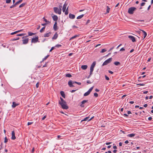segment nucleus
<instances>
[{"instance_id":"obj_17","label":"nucleus","mask_w":153,"mask_h":153,"mask_svg":"<svg viewBox=\"0 0 153 153\" xmlns=\"http://www.w3.org/2000/svg\"><path fill=\"white\" fill-rule=\"evenodd\" d=\"M58 34H57V33L56 32L55 34L53 36V37L52 39L53 40L56 39L58 37Z\"/></svg>"},{"instance_id":"obj_44","label":"nucleus","mask_w":153,"mask_h":153,"mask_svg":"<svg viewBox=\"0 0 153 153\" xmlns=\"http://www.w3.org/2000/svg\"><path fill=\"white\" fill-rule=\"evenodd\" d=\"M46 117H47V116H46V115H45V116H44V117L42 118V120H44L45 119V118H46Z\"/></svg>"},{"instance_id":"obj_53","label":"nucleus","mask_w":153,"mask_h":153,"mask_svg":"<svg viewBox=\"0 0 153 153\" xmlns=\"http://www.w3.org/2000/svg\"><path fill=\"white\" fill-rule=\"evenodd\" d=\"M111 143H112L111 142H108V143H106L105 144L106 145H109V144H111Z\"/></svg>"},{"instance_id":"obj_48","label":"nucleus","mask_w":153,"mask_h":153,"mask_svg":"<svg viewBox=\"0 0 153 153\" xmlns=\"http://www.w3.org/2000/svg\"><path fill=\"white\" fill-rule=\"evenodd\" d=\"M54 49V47H52L51 49L50 50V52H51Z\"/></svg>"},{"instance_id":"obj_20","label":"nucleus","mask_w":153,"mask_h":153,"mask_svg":"<svg viewBox=\"0 0 153 153\" xmlns=\"http://www.w3.org/2000/svg\"><path fill=\"white\" fill-rule=\"evenodd\" d=\"M87 68H88V66L86 65H82L81 66V68L82 69L84 70L87 69Z\"/></svg>"},{"instance_id":"obj_52","label":"nucleus","mask_w":153,"mask_h":153,"mask_svg":"<svg viewBox=\"0 0 153 153\" xmlns=\"http://www.w3.org/2000/svg\"><path fill=\"white\" fill-rule=\"evenodd\" d=\"M60 99L61 100L60 101L64 102V101L63 99L61 97H60Z\"/></svg>"},{"instance_id":"obj_26","label":"nucleus","mask_w":153,"mask_h":153,"mask_svg":"<svg viewBox=\"0 0 153 153\" xmlns=\"http://www.w3.org/2000/svg\"><path fill=\"white\" fill-rule=\"evenodd\" d=\"M43 19H44V21L46 22V23H47V24H49L50 23L49 21H47V20L44 17L43 18Z\"/></svg>"},{"instance_id":"obj_19","label":"nucleus","mask_w":153,"mask_h":153,"mask_svg":"<svg viewBox=\"0 0 153 153\" xmlns=\"http://www.w3.org/2000/svg\"><path fill=\"white\" fill-rule=\"evenodd\" d=\"M52 18L53 20L56 22L58 20V17L56 15H54L52 16Z\"/></svg>"},{"instance_id":"obj_18","label":"nucleus","mask_w":153,"mask_h":153,"mask_svg":"<svg viewBox=\"0 0 153 153\" xmlns=\"http://www.w3.org/2000/svg\"><path fill=\"white\" fill-rule=\"evenodd\" d=\"M51 32H49L48 33H46L44 34V37H48L50 36L51 34Z\"/></svg>"},{"instance_id":"obj_39","label":"nucleus","mask_w":153,"mask_h":153,"mask_svg":"<svg viewBox=\"0 0 153 153\" xmlns=\"http://www.w3.org/2000/svg\"><path fill=\"white\" fill-rule=\"evenodd\" d=\"M8 141V139L6 137H5L4 139V142L6 143Z\"/></svg>"},{"instance_id":"obj_32","label":"nucleus","mask_w":153,"mask_h":153,"mask_svg":"<svg viewBox=\"0 0 153 153\" xmlns=\"http://www.w3.org/2000/svg\"><path fill=\"white\" fill-rule=\"evenodd\" d=\"M45 27H43L40 30V32L41 33H42L43 32L44 30L45 29Z\"/></svg>"},{"instance_id":"obj_24","label":"nucleus","mask_w":153,"mask_h":153,"mask_svg":"<svg viewBox=\"0 0 153 153\" xmlns=\"http://www.w3.org/2000/svg\"><path fill=\"white\" fill-rule=\"evenodd\" d=\"M79 35H75V36H72V37H71L70 39V40H71L72 39H74V38H75L77 37H79Z\"/></svg>"},{"instance_id":"obj_61","label":"nucleus","mask_w":153,"mask_h":153,"mask_svg":"<svg viewBox=\"0 0 153 153\" xmlns=\"http://www.w3.org/2000/svg\"><path fill=\"white\" fill-rule=\"evenodd\" d=\"M124 115L125 116V117H127L128 116V115H127V114H124Z\"/></svg>"},{"instance_id":"obj_27","label":"nucleus","mask_w":153,"mask_h":153,"mask_svg":"<svg viewBox=\"0 0 153 153\" xmlns=\"http://www.w3.org/2000/svg\"><path fill=\"white\" fill-rule=\"evenodd\" d=\"M49 56V55H48L47 56H46L44 58H43L42 60V62H43L46 59H47L48 58Z\"/></svg>"},{"instance_id":"obj_25","label":"nucleus","mask_w":153,"mask_h":153,"mask_svg":"<svg viewBox=\"0 0 153 153\" xmlns=\"http://www.w3.org/2000/svg\"><path fill=\"white\" fill-rule=\"evenodd\" d=\"M84 16V14L78 16L77 17V19H81Z\"/></svg>"},{"instance_id":"obj_2","label":"nucleus","mask_w":153,"mask_h":153,"mask_svg":"<svg viewBox=\"0 0 153 153\" xmlns=\"http://www.w3.org/2000/svg\"><path fill=\"white\" fill-rule=\"evenodd\" d=\"M96 64V62H94L91 65L90 68V72L89 76L87 77L88 79L90 76L92 74L93 72L94 71V68Z\"/></svg>"},{"instance_id":"obj_9","label":"nucleus","mask_w":153,"mask_h":153,"mask_svg":"<svg viewBox=\"0 0 153 153\" xmlns=\"http://www.w3.org/2000/svg\"><path fill=\"white\" fill-rule=\"evenodd\" d=\"M38 41V36L32 39L31 42L35 43L37 42Z\"/></svg>"},{"instance_id":"obj_60","label":"nucleus","mask_w":153,"mask_h":153,"mask_svg":"<svg viewBox=\"0 0 153 153\" xmlns=\"http://www.w3.org/2000/svg\"><path fill=\"white\" fill-rule=\"evenodd\" d=\"M148 106L147 104H145L144 105V107L145 108L146 107Z\"/></svg>"},{"instance_id":"obj_34","label":"nucleus","mask_w":153,"mask_h":153,"mask_svg":"<svg viewBox=\"0 0 153 153\" xmlns=\"http://www.w3.org/2000/svg\"><path fill=\"white\" fill-rule=\"evenodd\" d=\"M25 35V33H21L18 34L17 35V36H22Z\"/></svg>"},{"instance_id":"obj_50","label":"nucleus","mask_w":153,"mask_h":153,"mask_svg":"<svg viewBox=\"0 0 153 153\" xmlns=\"http://www.w3.org/2000/svg\"><path fill=\"white\" fill-rule=\"evenodd\" d=\"M145 4V2H142L141 4L140 5L141 6H144Z\"/></svg>"},{"instance_id":"obj_10","label":"nucleus","mask_w":153,"mask_h":153,"mask_svg":"<svg viewBox=\"0 0 153 153\" xmlns=\"http://www.w3.org/2000/svg\"><path fill=\"white\" fill-rule=\"evenodd\" d=\"M19 104L18 103H16L15 102H13L12 105V107L13 108H15L17 106L19 105Z\"/></svg>"},{"instance_id":"obj_33","label":"nucleus","mask_w":153,"mask_h":153,"mask_svg":"<svg viewBox=\"0 0 153 153\" xmlns=\"http://www.w3.org/2000/svg\"><path fill=\"white\" fill-rule=\"evenodd\" d=\"M107 9L106 10L107 13H109V12L110 10V8L108 6H107Z\"/></svg>"},{"instance_id":"obj_28","label":"nucleus","mask_w":153,"mask_h":153,"mask_svg":"<svg viewBox=\"0 0 153 153\" xmlns=\"http://www.w3.org/2000/svg\"><path fill=\"white\" fill-rule=\"evenodd\" d=\"M28 36H32L34 34V33H32L30 32H28Z\"/></svg>"},{"instance_id":"obj_1","label":"nucleus","mask_w":153,"mask_h":153,"mask_svg":"<svg viewBox=\"0 0 153 153\" xmlns=\"http://www.w3.org/2000/svg\"><path fill=\"white\" fill-rule=\"evenodd\" d=\"M59 105H61L62 108L63 109H67L68 108V107L66 104L65 101H64V102L60 101H59Z\"/></svg>"},{"instance_id":"obj_14","label":"nucleus","mask_w":153,"mask_h":153,"mask_svg":"<svg viewBox=\"0 0 153 153\" xmlns=\"http://www.w3.org/2000/svg\"><path fill=\"white\" fill-rule=\"evenodd\" d=\"M73 82L71 81L70 80L69 81L68 84L70 87H74V86L73 85Z\"/></svg>"},{"instance_id":"obj_12","label":"nucleus","mask_w":153,"mask_h":153,"mask_svg":"<svg viewBox=\"0 0 153 153\" xmlns=\"http://www.w3.org/2000/svg\"><path fill=\"white\" fill-rule=\"evenodd\" d=\"M128 38L132 40V42H134L136 41L135 38L133 36H128Z\"/></svg>"},{"instance_id":"obj_42","label":"nucleus","mask_w":153,"mask_h":153,"mask_svg":"<svg viewBox=\"0 0 153 153\" xmlns=\"http://www.w3.org/2000/svg\"><path fill=\"white\" fill-rule=\"evenodd\" d=\"M33 122H28L27 123V125L29 126L30 125L33 123Z\"/></svg>"},{"instance_id":"obj_57","label":"nucleus","mask_w":153,"mask_h":153,"mask_svg":"<svg viewBox=\"0 0 153 153\" xmlns=\"http://www.w3.org/2000/svg\"><path fill=\"white\" fill-rule=\"evenodd\" d=\"M87 83L88 84L91 83L90 81L89 80H88L87 81Z\"/></svg>"},{"instance_id":"obj_5","label":"nucleus","mask_w":153,"mask_h":153,"mask_svg":"<svg viewBox=\"0 0 153 153\" xmlns=\"http://www.w3.org/2000/svg\"><path fill=\"white\" fill-rule=\"evenodd\" d=\"M53 10L54 12L56 13H58L59 15L61 13L62 9H59L57 7H54L53 8Z\"/></svg>"},{"instance_id":"obj_56","label":"nucleus","mask_w":153,"mask_h":153,"mask_svg":"<svg viewBox=\"0 0 153 153\" xmlns=\"http://www.w3.org/2000/svg\"><path fill=\"white\" fill-rule=\"evenodd\" d=\"M152 119V118L151 117H149L148 118V120H151Z\"/></svg>"},{"instance_id":"obj_7","label":"nucleus","mask_w":153,"mask_h":153,"mask_svg":"<svg viewBox=\"0 0 153 153\" xmlns=\"http://www.w3.org/2000/svg\"><path fill=\"white\" fill-rule=\"evenodd\" d=\"M112 60V58H110L105 60L102 64V66H104L107 65L108 64L110 63Z\"/></svg>"},{"instance_id":"obj_37","label":"nucleus","mask_w":153,"mask_h":153,"mask_svg":"<svg viewBox=\"0 0 153 153\" xmlns=\"http://www.w3.org/2000/svg\"><path fill=\"white\" fill-rule=\"evenodd\" d=\"M89 117H86V118H85L84 119H83V120H82V121H86L87 120H88V119L89 118Z\"/></svg>"},{"instance_id":"obj_23","label":"nucleus","mask_w":153,"mask_h":153,"mask_svg":"<svg viewBox=\"0 0 153 153\" xmlns=\"http://www.w3.org/2000/svg\"><path fill=\"white\" fill-rule=\"evenodd\" d=\"M135 135V134H128L127 136L130 137H134Z\"/></svg>"},{"instance_id":"obj_51","label":"nucleus","mask_w":153,"mask_h":153,"mask_svg":"<svg viewBox=\"0 0 153 153\" xmlns=\"http://www.w3.org/2000/svg\"><path fill=\"white\" fill-rule=\"evenodd\" d=\"M108 72L109 73H110L111 74H113L114 73L113 72H112L111 71H108Z\"/></svg>"},{"instance_id":"obj_35","label":"nucleus","mask_w":153,"mask_h":153,"mask_svg":"<svg viewBox=\"0 0 153 153\" xmlns=\"http://www.w3.org/2000/svg\"><path fill=\"white\" fill-rule=\"evenodd\" d=\"M25 3H22L20 5V6H19V7H23L25 5Z\"/></svg>"},{"instance_id":"obj_43","label":"nucleus","mask_w":153,"mask_h":153,"mask_svg":"<svg viewBox=\"0 0 153 153\" xmlns=\"http://www.w3.org/2000/svg\"><path fill=\"white\" fill-rule=\"evenodd\" d=\"M11 1V0H6V3H9Z\"/></svg>"},{"instance_id":"obj_46","label":"nucleus","mask_w":153,"mask_h":153,"mask_svg":"<svg viewBox=\"0 0 153 153\" xmlns=\"http://www.w3.org/2000/svg\"><path fill=\"white\" fill-rule=\"evenodd\" d=\"M125 50V49L123 48L120 49V51H124Z\"/></svg>"},{"instance_id":"obj_11","label":"nucleus","mask_w":153,"mask_h":153,"mask_svg":"<svg viewBox=\"0 0 153 153\" xmlns=\"http://www.w3.org/2000/svg\"><path fill=\"white\" fill-rule=\"evenodd\" d=\"M88 102V100H84L81 102V104L80 105V106L82 107H84V104Z\"/></svg>"},{"instance_id":"obj_21","label":"nucleus","mask_w":153,"mask_h":153,"mask_svg":"<svg viewBox=\"0 0 153 153\" xmlns=\"http://www.w3.org/2000/svg\"><path fill=\"white\" fill-rule=\"evenodd\" d=\"M141 31H142V32H143V35H144L143 39H144L147 36V33H146V32L145 31H144L143 30H141Z\"/></svg>"},{"instance_id":"obj_64","label":"nucleus","mask_w":153,"mask_h":153,"mask_svg":"<svg viewBox=\"0 0 153 153\" xmlns=\"http://www.w3.org/2000/svg\"><path fill=\"white\" fill-rule=\"evenodd\" d=\"M73 54V53H70L69 54H68V56H70L71 55H72Z\"/></svg>"},{"instance_id":"obj_15","label":"nucleus","mask_w":153,"mask_h":153,"mask_svg":"<svg viewBox=\"0 0 153 153\" xmlns=\"http://www.w3.org/2000/svg\"><path fill=\"white\" fill-rule=\"evenodd\" d=\"M69 18L72 19H74L75 18V16L73 14L71 13H70L69 15Z\"/></svg>"},{"instance_id":"obj_63","label":"nucleus","mask_w":153,"mask_h":153,"mask_svg":"<svg viewBox=\"0 0 153 153\" xmlns=\"http://www.w3.org/2000/svg\"><path fill=\"white\" fill-rule=\"evenodd\" d=\"M122 143H121V142H120L119 143V146H122Z\"/></svg>"},{"instance_id":"obj_8","label":"nucleus","mask_w":153,"mask_h":153,"mask_svg":"<svg viewBox=\"0 0 153 153\" xmlns=\"http://www.w3.org/2000/svg\"><path fill=\"white\" fill-rule=\"evenodd\" d=\"M94 87V86H93L91 87L87 91V92H85L84 94V96H86L89 95L91 92V91L92 90H93V88Z\"/></svg>"},{"instance_id":"obj_54","label":"nucleus","mask_w":153,"mask_h":153,"mask_svg":"<svg viewBox=\"0 0 153 153\" xmlns=\"http://www.w3.org/2000/svg\"><path fill=\"white\" fill-rule=\"evenodd\" d=\"M16 5H15V4L14 5L11 6L10 7V8H12L13 7H15L16 6Z\"/></svg>"},{"instance_id":"obj_29","label":"nucleus","mask_w":153,"mask_h":153,"mask_svg":"<svg viewBox=\"0 0 153 153\" xmlns=\"http://www.w3.org/2000/svg\"><path fill=\"white\" fill-rule=\"evenodd\" d=\"M22 0H20L19 1L16 2L15 3V5H16L18 4L21 3L22 1Z\"/></svg>"},{"instance_id":"obj_40","label":"nucleus","mask_w":153,"mask_h":153,"mask_svg":"<svg viewBox=\"0 0 153 153\" xmlns=\"http://www.w3.org/2000/svg\"><path fill=\"white\" fill-rule=\"evenodd\" d=\"M94 97H98V94L97 93H95L94 94Z\"/></svg>"},{"instance_id":"obj_16","label":"nucleus","mask_w":153,"mask_h":153,"mask_svg":"<svg viewBox=\"0 0 153 153\" xmlns=\"http://www.w3.org/2000/svg\"><path fill=\"white\" fill-rule=\"evenodd\" d=\"M57 23L56 22L55 23V24L54 25L53 27V29H54L55 31L57 30Z\"/></svg>"},{"instance_id":"obj_36","label":"nucleus","mask_w":153,"mask_h":153,"mask_svg":"<svg viewBox=\"0 0 153 153\" xmlns=\"http://www.w3.org/2000/svg\"><path fill=\"white\" fill-rule=\"evenodd\" d=\"M106 50L105 49H102L101 51L100 52L101 53H103L106 51Z\"/></svg>"},{"instance_id":"obj_30","label":"nucleus","mask_w":153,"mask_h":153,"mask_svg":"<svg viewBox=\"0 0 153 153\" xmlns=\"http://www.w3.org/2000/svg\"><path fill=\"white\" fill-rule=\"evenodd\" d=\"M65 76L66 77H71L72 76L71 74H66Z\"/></svg>"},{"instance_id":"obj_58","label":"nucleus","mask_w":153,"mask_h":153,"mask_svg":"<svg viewBox=\"0 0 153 153\" xmlns=\"http://www.w3.org/2000/svg\"><path fill=\"white\" fill-rule=\"evenodd\" d=\"M129 142L128 140H126L125 142V143H126V144H127Z\"/></svg>"},{"instance_id":"obj_22","label":"nucleus","mask_w":153,"mask_h":153,"mask_svg":"<svg viewBox=\"0 0 153 153\" xmlns=\"http://www.w3.org/2000/svg\"><path fill=\"white\" fill-rule=\"evenodd\" d=\"M60 94L64 98H65V95L64 92L63 91H60Z\"/></svg>"},{"instance_id":"obj_62","label":"nucleus","mask_w":153,"mask_h":153,"mask_svg":"<svg viewBox=\"0 0 153 153\" xmlns=\"http://www.w3.org/2000/svg\"><path fill=\"white\" fill-rule=\"evenodd\" d=\"M134 101H130L129 103L131 104H133L134 103Z\"/></svg>"},{"instance_id":"obj_38","label":"nucleus","mask_w":153,"mask_h":153,"mask_svg":"<svg viewBox=\"0 0 153 153\" xmlns=\"http://www.w3.org/2000/svg\"><path fill=\"white\" fill-rule=\"evenodd\" d=\"M62 46V45H59V44H58V45H55V47H57V48H59V47H61Z\"/></svg>"},{"instance_id":"obj_49","label":"nucleus","mask_w":153,"mask_h":153,"mask_svg":"<svg viewBox=\"0 0 153 153\" xmlns=\"http://www.w3.org/2000/svg\"><path fill=\"white\" fill-rule=\"evenodd\" d=\"M39 82H37L36 85V87L37 88H38L39 86Z\"/></svg>"},{"instance_id":"obj_47","label":"nucleus","mask_w":153,"mask_h":153,"mask_svg":"<svg viewBox=\"0 0 153 153\" xmlns=\"http://www.w3.org/2000/svg\"><path fill=\"white\" fill-rule=\"evenodd\" d=\"M19 39V37H17L16 39H13V41L17 40H18Z\"/></svg>"},{"instance_id":"obj_31","label":"nucleus","mask_w":153,"mask_h":153,"mask_svg":"<svg viewBox=\"0 0 153 153\" xmlns=\"http://www.w3.org/2000/svg\"><path fill=\"white\" fill-rule=\"evenodd\" d=\"M114 64L116 65H120V62H115L114 63Z\"/></svg>"},{"instance_id":"obj_13","label":"nucleus","mask_w":153,"mask_h":153,"mask_svg":"<svg viewBox=\"0 0 153 153\" xmlns=\"http://www.w3.org/2000/svg\"><path fill=\"white\" fill-rule=\"evenodd\" d=\"M16 137L15 136V133L14 131H13L12 132V137L11 139L12 140H14L16 139Z\"/></svg>"},{"instance_id":"obj_3","label":"nucleus","mask_w":153,"mask_h":153,"mask_svg":"<svg viewBox=\"0 0 153 153\" xmlns=\"http://www.w3.org/2000/svg\"><path fill=\"white\" fill-rule=\"evenodd\" d=\"M67 5V4H66V3H65L64 4L62 8V11L63 12H65V13L66 15H68V7L67 8L66 10L65 11Z\"/></svg>"},{"instance_id":"obj_6","label":"nucleus","mask_w":153,"mask_h":153,"mask_svg":"<svg viewBox=\"0 0 153 153\" xmlns=\"http://www.w3.org/2000/svg\"><path fill=\"white\" fill-rule=\"evenodd\" d=\"M22 43L23 44H27L28 42L29 39L26 36H24L22 37Z\"/></svg>"},{"instance_id":"obj_4","label":"nucleus","mask_w":153,"mask_h":153,"mask_svg":"<svg viewBox=\"0 0 153 153\" xmlns=\"http://www.w3.org/2000/svg\"><path fill=\"white\" fill-rule=\"evenodd\" d=\"M137 8L134 7H131L129 8L128 10V13L131 14H132L134 12V11L136 10Z\"/></svg>"},{"instance_id":"obj_45","label":"nucleus","mask_w":153,"mask_h":153,"mask_svg":"<svg viewBox=\"0 0 153 153\" xmlns=\"http://www.w3.org/2000/svg\"><path fill=\"white\" fill-rule=\"evenodd\" d=\"M16 33H17V32L16 31H15V32H14L11 33V34L12 35H13L16 34Z\"/></svg>"},{"instance_id":"obj_55","label":"nucleus","mask_w":153,"mask_h":153,"mask_svg":"<svg viewBox=\"0 0 153 153\" xmlns=\"http://www.w3.org/2000/svg\"><path fill=\"white\" fill-rule=\"evenodd\" d=\"M148 93V91H144L143 92V94H147Z\"/></svg>"},{"instance_id":"obj_41","label":"nucleus","mask_w":153,"mask_h":153,"mask_svg":"<svg viewBox=\"0 0 153 153\" xmlns=\"http://www.w3.org/2000/svg\"><path fill=\"white\" fill-rule=\"evenodd\" d=\"M105 79L107 80H109V78L107 76L105 75Z\"/></svg>"},{"instance_id":"obj_59","label":"nucleus","mask_w":153,"mask_h":153,"mask_svg":"<svg viewBox=\"0 0 153 153\" xmlns=\"http://www.w3.org/2000/svg\"><path fill=\"white\" fill-rule=\"evenodd\" d=\"M114 48V47H112V48H111L110 50H109V51H111Z\"/></svg>"}]
</instances>
